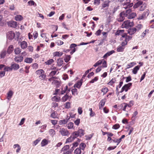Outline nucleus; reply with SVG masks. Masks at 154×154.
<instances>
[{
  "mask_svg": "<svg viewBox=\"0 0 154 154\" xmlns=\"http://www.w3.org/2000/svg\"><path fill=\"white\" fill-rule=\"evenodd\" d=\"M143 27V26L142 24H140L137 25L135 28L136 32H138Z\"/></svg>",
  "mask_w": 154,
  "mask_h": 154,
  "instance_id": "obj_19",
  "label": "nucleus"
},
{
  "mask_svg": "<svg viewBox=\"0 0 154 154\" xmlns=\"http://www.w3.org/2000/svg\"><path fill=\"white\" fill-rule=\"evenodd\" d=\"M98 80V77H96L94 79L90 81L89 82L91 83H93L97 81Z\"/></svg>",
  "mask_w": 154,
  "mask_h": 154,
  "instance_id": "obj_59",
  "label": "nucleus"
},
{
  "mask_svg": "<svg viewBox=\"0 0 154 154\" xmlns=\"http://www.w3.org/2000/svg\"><path fill=\"white\" fill-rule=\"evenodd\" d=\"M27 43L25 41H23L20 44L21 47L22 49H25L27 47Z\"/></svg>",
  "mask_w": 154,
  "mask_h": 154,
  "instance_id": "obj_18",
  "label": "nucleus"
},
{
  "mask_svg": "<svg viewBox=\"0 0 154 154\" xmlns=\"http://www.w3.org/2000/svg\"><path fill=\"white\" fill-rule=\"evenodd\" d=\"M140 66L138 65L134 68L132 71V72L134 74H136L137 73L138 71L140 69Z\"/></svg>",
  "mask_w": 154,
  "mask_h": 154,
  "instance_id": "obj_20",
  "label": "nucleus"
},
{
  "mask_svg": "<svg viewBox=\"0 0 154 154\" xmlns=\"http://www.w3.org/2000/svg\"><path fill=\"white\" fill-rule=\"evenodd\" d=\"M109 5V2H105L102 5V6L103 8H105L106 7H108Z\"/></svg>",
  "mask_w": 154,
  "mask_h": 154,
  "instance_id": "obj_57",
  "label": "nucleus"
},
{
  "mask_svg": "<svg viewBox=\"0 0 154 154\" xmlns=\"http://www.w3.org/2000/svg\"><path fill=\"white\" fill-rule=\"evenodd\" d=\"M131 1L130 0H126V2L122 4L123 8L125 9L128 8H129L132 7L133 4L132 3H131Z\"/></svg>",
  "mask_w": 154,
  "mask_h": 154,
  "instance_id": "obj_4",
  "label": "nucleus"
},
{
  "mask_svg": "<svg viewBox=\"0 0 154 154\" xmlns=\"http://www.w3.org/2000/svg\"><path fill=\"white\" fill-rule=\"evenodd\" d=\"M81 150L79 148H77L74 151L75 154H81Z\"/></svg>",
  "mask_w": 154,
  "mask_h": 154,
  "instance_id": "obj_39",
  "label": "nucleus"
},
{
  "mask_svg": "<svg viewBox=\"0 0 154 154\" xmlns=\"http://www.w3.org/2000/svg\"><path fill=\"white\" fill-rule=\"evenodd\" d=\"M120 127V126L119 124H116L112 126V128L116 130L119 128Z\"/></svg>",
  "mask_w": 154,
  "mask_h": 154,
  "instance_id": "obj_58",
  "label": "nucleus"
},
{
  "mask_svg": "<svg viewBox=\"0 0 154 154\" xmlns=\"http://www.w3.org/2000/svg\"><path fill=\"white\" fill-rule=\"evenodd\" d=\"M136 32L135 28L134 27L130 28L128 30V33L129 35H131L134 34Z\"/></svg>",
  "mask_w": 154,
  "mask_h": 154,
  "instance_id": "obj_13",
  "label": "nucleus"
},
{
  "mask_svg": "<svg viewBox=\"0 0 154 154\" xmlns=\"http://www.w3.org/2000/svg\"><path fill=\"white\" fill-rule=\"evenodd\" d=\"M14 51L16 54H18L21 52V50L20 48H17L14 49Z\"/></svg>",
  "mask_w": 154,
  "mask_h": 154,
  "instance_id": "obj_37",
  "label": "nucleus"
},
{
  "mask_svg": "<svg viewBox=\"0 0 154 154\" xmlns=\"http://www.w3.org/2000/svg\"><path fill=\"white\" fill-rule=\"evenodd\" d=\"M52 113L50 115L51 117L53 119H55L57 118V113H55V112L54 110H52Z\"/></svg>",
  "mask_w": 154,
  "mask_h": 154,
  "instance_id": "obj_27",
  "label": "nucleus"
},
{
  "mask_svg": "<svg viewBox=\"0 0 154 154\" xmlns=\"http://www.w3.org/2000/svg\"><path fill=\"white\" fill-rule=\"evenodd\" d=\"M132 85V83H129L127 84H125L123 86L125 91L127 92L128 90L130 89Z\"/></svg>",
  "mask_w": 154,
  "mask_h": 154,
  "instance_id": "obj_10",
  "label": "nucleus"
},
{
  "mask_svg": "<svg viewBox=\"0 0 154 154\" xmlns=\"http://www.w3.org/2000/svg\"><path fill=\"white\" fill-rule=\"evenodd\" d=\"M116 81V80L115 79H112L107 84L109 85H112L115 83Z\"/></svg>",
  "mask_w": 154,
  "mask_h": 154,
  "instance_id": "obj_47",
  "label": "nucleus"
},
{
  "mask_svg": "<svg viewBox=\"0 0 154 154\" xmlns=\"http://www.w3.org/2000/svg\"><path fill=\"white\" fill-rule=\"evenodd\" d=\"M23 60V57L22 56H17L14 58V61L17 63H18L21 62Z\"/></svg>",
  "mask_w": 154,
  "mask_h": 154,
  "instance_id": "obj_12",
  "label": "nucleus"
},
{
  "mask_svg": "<svg viewBox=\"0 0 154 154\" xmlns=\"http://www.w3.org/2000/svg\"><path fill=\"white\" fill-rule=\"evenodd\" d=\"M135 64H136L134 62H131L129 63L127 66V69H128L132 67L133 66H134Z\"/></svg>",
  "mask_w": 154,
  "mask_h": 154,
  "instance_id": "obj_42",
  "label": "nucleus"
},
{
  "mask_svg": "<svg viewBox=\"0 0 154 154\" xmlns=\"http://www.w3.org/2000/svg\"><path fill=\"white\" fill-rule=\"evenodd\" d=\"M80 122V119H77L75 121H74V123L77 126H78Z\"/></svg>",
  "mask_w": 154,
  "mask_h": 154,
  "instance_id": "obj_61",
  "label": "nucleus"
},
{
  "mask_svg": "<svg viewBox=\"0 0 154 154\" xmlns=\"http://www.w3.org/2000/svg\"><path fill=\"white\" fill-rule=\"evenodd\" d=\"M12 70H17L20 68L19 65L17 63H14L11 64V65Z\"/></svg>",
  "mask_w": 154,
  "mask_h": 154,
  "instance_id": "obj_14",
  "label": "nucleus"
},
{
  "mask_svg": "<svg viewBox=\"0 0 154 154\" xmlns=\"http://www.w3.org/2000/svg\"><path fill=\"white\" fill-rule=\"evenodd\" d=\"M133 22H131L129 20H127L124 22L122 25V28H128L129 27L133 26Z\"/></svg>",
  "mask_w": 154,
  "mask_h": 154,
  "instance_id": "obj_2",
  "label": "nucleus"
},
{
  "mask_svg": "<svg viewBox=\"0 0 154 154\" xmlns=\"http://www.w3.org/2000/svg\"><path fill=\"white\" fill-rule=\"evenodd\" d=\"M49 132L51 135L52 137L55 134V131L53 129H50Z\"/></svg>",
  "mask_w": 154,
  "mask_h": 154,
  "instance_id": "obj_49",
  "label": "nucleus"
},
{
  "mask_svg": "<svg viewBox=\"0 0 154 154\" xmlns=\"http://www.w3.org/2000/svg\"><path fill=\"white\" fill-rule=\"evenodd\" d=\"M75 139L78 137H79L77 131L73 132L71 135Z\"/></svg>",
  "mask_w": 154,
  "mask_h": 154,
  "instance_id": "obj_33",
  "label": "nucleus"
},
{
  "mask_svg": "<svg viewBox=\"0 0 154 154\" xmlns=\"http://www.w3.org/2000/svg\"><path fill=\"white\" fill-rule=\"evenodd\" d=\"M122 37L124 38V41H125L127 43L132 38V36L127 35V34L124 33L122 35Z\"/></svg>",
  "mask_w": 154,
  "mask_h": 154,
  "instance_id": "obj_7",
  "label": "nucleus"
},
{
  "mask_svg": "<svg viewBox=\"0 0 154 154\" xmlns=\"http://www.w3.org/2000/svg\"><path fill=\"white\" fill-rule=\"evenodd\" d=\"M77 46V45L74 43L70 45V49H72V48H73V49H72V50L70 52V54H72L76 51L75 47H76Z\"/></svg>",
  "mask_w": 154,
  "mask_h": 154,
  "instance_id": "obj_11",
  "label": "nucleus"
},
{
  "mask_svg": "<svg viewBox=\"0 0 154 154\" xmlns=\"http://www.w3.org/2000/svg\"><path fill=\"white\" fill-rule=\"evenodd\" d=\"M136 14L135 13H131L130 14L128 17V18L129 19H133L136 17Z\"/></svg>",
  "mask_w": 154,
  "mask_h": 154,
  "instance_id": "obj_26",
  "label": "nucleus"
},
{
  "mask_svg": "<svg viewBox=\"0 0 154 154\" xmlns=\"http://www.w3.org/2000/svg\"><path fill=\"white\" fill-rule=\"evenodd\" d=\"M6 54V52L5 51H2L0 55L1 58H4Z\"/></svg>",
  "mask_w": 154,
  "mask_h": 154,
  "instance_id": "obj_50",
  "label": "nucleus"
},
{
  "mask_svg": "<svg viewBox=\"0 0 154 154\" xmlns=\"http://www.w3.org/2000/svg\"><path fill=\"white\" fill-rule=\"evenodd\" d=\"M86 146V145L84 143H81L79 146V148H80V149L81 150H84L85 147Z\"/></svg>",
  "mask_w": 154,
  "mask_h": 154,
  "instance_id": "obj_35",
  "label": "nucleus"
},
{
  "mask_svg": "<svg viewBox=\"0 0 154 154\" xmlns=\"http://www.w3.org/2000/svg\"><path fill=\"white\" fill-rule=\"evenodd\" d=\"M11 66H7L5 67L4 68V70L5 72V71L8 72V71H11L12 70V68H11Z\"/></svg>",
  "mask_w": 154,
  "mask_h": 154,
  "instance_id": "obj_46",
  "label": "nucleus"
},
{
  "mask_svg": "<svg viewBox=\"0 0 154 154\" xmlns=\"http://www.w3.org/2000/svg\"><path fill=\"white\" fill-rule=\"evenodd\" d=\"M74 139L73 138V137L72 136H71L70 137L66 139L65 143H68L71 142Z\"/></svg>",
  "mask_w": 154,
  "mask_h": 154,
  "instance_id": "obj_38",
  "label": "nucleus"
},
{
  "mask_svg": "<svg viewBox=\"0 0 154 154\" xmlns=\"http://www.w3.org/2000/svg\"><path fill=\"white\" fill-rule=\"evenodd\" d=\"M82 82L80 81L78 82L77 83L75 84L74 86V87H76L77 88H79L81 86L82 84Z\"/></svg>",
  "mask_w": 154,
  "mask_h": 154,
  "instance_id": "obj_28",
  "label": "nucleus"
},
{
  "mask_svg": "<svg viewBox=\"0 0 154 154\" xmlns=\"http://www.w3.org/2000/svg\"><path fill=\"white\" fill-rule=\"evenodd\" d=\"M143 2L142 1H139L136 3L134 6V8H137L141 5H142L143 4Z\"/></svg>",
  "mask_w": 154,
  "mask_h": 154,
  "instance_id": "obj_23",
  "label": "nucleus"
},
{
  "mask_svg": "<svg viewBox=\"0 0 154 154\" xmlns=\"http://www.w3.org/2000/svg\"><path fill=\"white\" fill-rule=\"evenodd\" d=\"M72 96L71 95H69L67 94H66L62 98V101L63 102H65L67 100L70 101L72 98Z\"/></svg>",
  "mask_w": 154,
  "mask_h": 154,
  "instance_id": "obj_8",
  "label": "nucleus"
},
{
  "mask_svg": "<svg viewBox=\"0 0 154 154\" xmlns=\"http://www.w3.org/2000/svg\"><path fill=\"white\" fill-rule=\"evenodd\" d=\"M35 73L37 75H39V79L41 80H44L46 77V75L45 74V71L42 69L36 71Z\"/></svg>",
  "mask_w": 154,
  "mask_h": 154,
  "instance_id": "obj_1",
  "label": "nucleus"
},
{
  "mask_svg": "<svg viewBox=\"0 0 154 154\" xmlns=\"http://www.w3.org/2000/svg\"><path fill=\"white\" fill-rule=\"evenodd\" d=\"M79 137L83 136L85 134V131L82 129H79L77 131Z\"/></svg>",
  "mask_w": 154,
  "mask_h": 154,
  "instance_id": "obj_16",
  "label": "nucleus"
},
{
  "mask_svg": "<svg viewBox=\"0 0 154 154\" xmlns=\"http://www.w3.org/2000/svg\"><path fill=\"white\" fill-rule=\"evenodd\" d=\"M149 30L148 29H146L144 31L142 34L141 36L144 37L146 34V33H148L149 32Z\"/></svg>",
  "mask_w": 154,
  "mask_h": 154,
  "instance_id": "obj_60",
  "label": "nucleus"
},
{
  "mask_svg": "<svg viewBox=\"0 0 154 154\" xmlns=\"http://www.w3.org/2000/svg\"><path fill=\"white\" fill-rule=\"evenodd\" d=\"M13 92L12 91H10L8 93V100L11 98L13 94Z\"/></svg>",
  "mask_w": 154,
  "mask_h": 154,
  "instance_id": "obj_34",
  "label": "nucleus"
},
{
  "mask_svg": "<svg viewBox=\"0 0 154 154\" xmlns=\"http://www.w3.org/2000/svg\"><path fill=\"white\" fill-rule=\"evenodd\" d=\"M63 61L62 58H59L57 60V64L58 66H61L63 64Z\"/></svg>",
  "mask_w": 154,
  "mask_h": 154,
  "instance_id": "obj_21",
  "label": "nucleus"
},
{
  "mask_svg": "<svg viewBox=\"0 0 154 154\" xmlns=\"http://www.w3.org/2000/svg\"><path fill=\"white\" fill-rule=\"evenodd\" d=\"M119 6H115L112 11V14H114L119 9Z\"/></svg>",
  "mask_w": 154,
  "mask_h": 154,
  "instance_id": "obj_55",
  "label": "nucleus"
},
{
  "mask_svg": "<svg viewBox=\"0 0 154 154\" xmlns=\"http://www.w3.org/2000/svg\"><path fill=\"white\" fill-rule=\"evenodd\" d=\"M57 72V71H53L51 72L49 74V76H53L55 75Z\"/></svg>",
  "mask_w": 154,
  "mask_h": 154,
  "instance_id": "obj_56",
  "label": "nucleus"
},
{
  "mask_svg": "<svg viewBox=\"0 0 154 154\" xmlns=\"http://www.w3.org/2000/svg\"><path fill=\"white\" fill-rule=\"evenodd\" d=\"M8 26L13 28H16L17 26V22L13 21H10L7 23Z\"/></svg>",
  "mask_w": 154,
  "mask_h": 154,
  "instance_id": "obj_9",
  "label": "nucleus"
},
{
  "mask_svg": "<svg viewBox=\"0 0 154 154\" xmlns=\"http://www.w3.org/2000/svg\"><path fill=\"white\" fill-rule=\"evenodd\" d=\"M70 146H71V145H66L64 146L61 149V152L65 151H67L69 149L70 147Z\"/></svg>",
  "mask_w": 154,
  "mask_h": 154,
  "instance_id": "obj_32",
  "label": "nucleus"
},
{
  "mask_svg": "<svg viewBox=\"0 0 154 154\" xmlns=\"http://www.w3.org/2000/svg\"><path fill=\"white\" fill-rule=\"evenodd\" d=\"M59 132L63 136H68L70 134L69 131L64 128H60V129Z\"/></svg>",
  "mask_w": 154,
  "mask_h": 154,
  "instance_id": "obj_3",
  "label": "nucleus"
},
{
  "mask_svg": "<svg viewBox=\"0 0 154 154\" xmlns=\"http://www.w3.org/2000/svg\"><path fill=\"white\" fill-rule=\"evenodd\" d=\"M149 11L147 10L146 11H144L142 14L139 16L138 19L140 20H144L148 16L149 14Z\"/></svg>",
  "mask_w": 154,
  "mask_h": 154,
  "instance_id": "obj_5",
  "label": "nucleus"
},
{
  "mask_svg": "<svg viewBox=\"0 0 154 154\" xmlns=\"http://www.w3.org/2000/svg\"><path fill=\"white\" fill-rule=\"evenodd\" d=\"M101 91L103 93V95H104L109 90L107 88H102Z\"/></svg>",
  "mask_w": 154,
  "mask_h": 154,
  "instance_id": "obj_36",
  "label": "nucleus"
},
{
  "mask_svg": "<svg viewBox=\"0 0 154 154\" xmlns=\"http://www.w3.org/2000/svg\"><path fill=\"white\" fill-rule=\"evenodd\" d=\"M71 103L69 102H66L64 104L65 107L66 109H69L70 108Z\"/></svg>",
  "mask_w": 154,
  "mask_h": 154,
  "instance_id": "obj_51",
  "label": "nucleus"
},
{
  "mask_svg": "<svg viewBox=\"0 0 154 154\" xmlns=\"http://www.w3.org/2000/svg\"><path fill=\"white\" fill-rule=\"evenodd\" d=\"M72 94L74 96L77 95L78 94V91L77 89L74 88L71 90Z\"/></svg>",
  "mask_w": 154,
  "mask_h": 154,
  "instance_id": "obj_43",
  "label": "nucleus"
},
{
  "mask_svg": "<svg viewBox=\"0 0 154 154\" xmlns=\"http://www.w3.org/2000/svg\"><path fill=\"white\" fill-rule=\"evenodd\" d=\"M54 61L53 59H51L45 62V63L47 65H51Z\"/></svg>",
  "mask_w": 154,
  "mask_h": 154,
  "instance_id": "obj_54",
  "label": "nucleus"
},
{
  "mask_svg": "<svg viewBox=\"0 0 154 154\" xmlns=\"http://www.w3.org/2000/svg\"><path fill=\"white\" fill-rule=\"evenodd\" d=\"M48 144L47 140L46 139H44L41 143V145L42 146H44Z\"/></svg>",
  "mask_w": 154,
  "mask_h": 154,
  "instance_id": "obj_31",
  "label": "nucleus"
},
{
  "mask_svg": "<svg viewBox=\"0 0 154 154\" xmlns=\"http://www.w3.org/2000/svg\"><path fill=\"white\" fill-rule=\"evenodd\" d=\"M67 122L66 119H64L63 120H60L59 121V124L60 125H63L66 124Z\"/></svg>",
  "mask_w": 154,
  "mask_h": 154,
  "instance_id": "obj_40",
  "label": "nucleus"
},
{
  "mask_svg": "<svg viewBox=\"0 0 154 154\" xmlns=\"http://www.w3.org/2000/svg\"><path fill=\"white\" fill-rule=\"evenodd\" d=\"M41 138H38L35 141H34L32 143V145L33 146H35L41 140Z\"/></svg>",
  "mask_w": 154,
  "mask_h": 154,
  "instance_id": "obj_30",
  "label": "nucleus"
},
{
  "mask_svg": "<svg viewBox=\"0 0 154 154\" xmlns=\"http://www.w3.org/2000/svg\"><path fill=\"white\" fill-rule=\"evenodd\" d=\"M14 19L17 21H21L23 20V17L21 15H17L15 17Z\"/></svg>",
  "mask_w": 154,
  "mask_h": 154,
  "instance_id": "obj_17",
  "label": "nucleus"
},
{
  "mask_svg": "<svg viewBox=\"0 0 154 154\" xmlns=\"http://www.w3.org/2000/svg\"><path fill=\"white\" fill-rule=\"evenodd\" d=\"M106 102V99L105 98L104 99L100 101L99 103V105L103 106L105 105Z\"/></svg>",
  "mask_w": 154,
  "mask_h": 154,
  "instance_id": "obj_41",
  "label": "nucleus"
},
{
  "mask_svg": "<svg viewBox=\"0 0 154 154\" xmlns=\"http://www.w3.org/2000/svg\"><path fill=\"white\" fill-rule=\"evenodd\" d=\"M146 4L145 3L143 4L140 8L139 10L140 11H143L146 7Z\"/></svg>",
  "mask_w": 154,
  "mask_h": 154,
  "instance_id": "obj_44",
  "label": "nucleus"
},
{
  "mask_svg": "<svg viewBox=\"0 0 154 154\" xmlns=\"http://www.w3.org/2000/svg\"><path fill=\"white\" fill-rule=\"evenodd\" d=\"M126 82H128L131 80V77L130 75L128 76L127 77H126Z\"/></svg>",
  "mask_w": 154,
  "mask_h": 154,
  "instance_id": "obj_62",
  "label": "nucleus"
},
{
  "mask_svg": "<svg viewBox=\"0 0 154 154\" xmlns=\"http://www.w3.org/2000/svg\"><path fill=\"white\" fill-rule=\"evenodd\" d=\"M125 31L124 30H118L115 33V35H122L124 33Z\"/></svg>",
  "mask_w": 154,
  "mask_h": 154,
  "instance_id": "obj_24",
  "label": "nucleus"
},
{
  "mask_svg": "<svg viewBox=\"0 0 154 154\" xmlns=\"http://www.w3.org/2000/svg\"><path fill=\"white\" fill-rule=\"evenodd\" d=\"M73 126V123L72 122H69L67 125V128L68 129H72Z\"/></svg>",
  "mask_w": 154,
  "mask_h": 154,
  "instance_id": "obj_52",
  "label": "nucleus"
},
{
  "mask_svg": "<svg viewBox=\"0 0 154 154\" xmlns=\"http://www.w3.org/2000/svg\"><path fill=\"white\" fill-rule=\"evenodd\" d=\"M28 3L31 6L33 5L35 7L37 5L36 4L33 0H30L28 2Z\"/></svg>",
  "mask_w": 154,
  "mask_h": 154,
  "instance_id": "obj_48",
  "label": "nucleus"
},
{
  "mask_svg": "<svg viewBox=\"0 0 154 154\" xmlns=\"http://www.w3.org/2000/svg\"><path fill=\"white\" fill-rule=\"evenodd\" d=\"M63 154H71L72 153V152L69 150L63 151Z\"/></svg>",
  "mask_w": 154,
  "mask_h": 154,
  "instance_id": "obj_64",
  "label": "nucleus"
},
{
  "mask_svg": "<svg viewBox=\"0 0 154 154\" xmlns=\"http://www.w3.org/2000/svg\"><path fill=\"white\" fill-rule=\"evenodd\" d=\"M13 46L12 45H10L8 48L7 52L9 54H11L13 50Z\"/></svg>",
  "mask_w": 154,
  "mask_h": 154,
  "instance_id": "obj_22",
  "label": "nucleus"
},
{
  "mask_svg": "<svg viewBox=\"0 0 154 154\" xmlns=\"http://www.w3.org/2000/svg\"><path fill=\"white\" fill-rule=\"evenodd\" d=\"M124 12H121L119 14V17L117 19L118 21L122 22L125 19V17L124 15Z\"/></svg>",
  "mask_w": 154,
  "mask_h": 154,
  "instance_id": "obj_15",
  "label": "nucleus"
},
{
  "mask_svg": "<svg viewBox=\"0 0 154 154\" xmlns=\"http://www.w3.org/2000/svg\"><path fill=\"white\" fill-rule=\"evenodd\" d=\"M131 9L128 8V10H127L125 11H123L122 12H124V15L125 16H127L128 14H129L131 12Z\"/></svg>",
  "mask_w": 154,
  "mask_h": 154,
  "instance_id": "obj_29",
  "label": "nucleus"
},
{
  "mask_svg": "<svg viewBox=\"0 0 154 154\" xmlns=\"http://www.w3.org/2000/svg\"><path fill=\"white\" fill-rule=\"evenodd\" d=\"M5 72L4 71H2L0 72V78H2L4 77L5 75Z\"/></svg>",
  "mask_w": 154,
  "mask_h": 154,
  "instance_id": "obj_63",
  "label": "nucleus"
},
{
  "mask_svg": "<svg viewBox=\"0 0 154 154\" xmlns=\"http://www.w3.org/2000/svg\"><path fill=\"white\" fill-rule=\"evenodd\" d=\"M33 59L32 58L27 57L24 60V62L27 63H31L32 62Z\"/></svg>",
  "mask_w": 154,
  "mask_h": 154,
  "instance_id": "obj_25",
  "label": "nucleus"
},
{
  "mask_svg": "<svg viewBox=\"0 0 154 154\" xmlns=\"http://www.w3.org/2000/svg\"><path fill=\"white\" fill-rule=\"evenodd\" d=\"M15 34L12 31H9L7 33V38L10 40H12Z\"/></svg>",
  "mask_w": 154,
  "mask_h": 154,
  "instance_id": "obj_6",
  "label": "nucleus"
},
{
  "mask_svg": "<svg viewBox=\"0 0 154 154\" xmlns=\"http://www.w3.org/2000/svg\"><path fill=\"white\" fill-rule=\"evenodd\" d=\"M124 48L122 46H119L118 47L117 51L118 52H122L124 51Z\"/></svg>",
  "mask_w": 154,
  "mask_h": 154,
  "instance_id": "obj_53",
  "label": "nucleus"
},
{
  "mask_svg": "<svg viewBox=\"0 0 154 154\" xmlns=\"http://www.w3.org/2000/svg\"><path fill=\"white\" fill-rule=\"evenodd\" d=\"M70 58L71 56L70 55H66L64 60L65 62L67 63L70 60Z\"/></svg>",
  "mask_w": 154,
  "mask_h": 154,
  "instance_id": "obj_45",
  "label": "nucleus"
}]
</instances>
